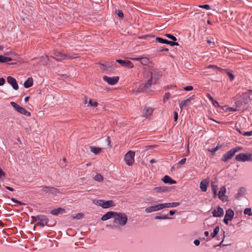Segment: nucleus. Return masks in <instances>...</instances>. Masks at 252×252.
I'll list each match as a JSON object with an SVG mask.
<instances>
[{
  "mask_svg": "<svg viewBox=\"0 0 252 252\" xmlns=\"http://www.w3.org/2000/svg\"><path fill=\"white\" fill-rule=\"evenodd\" d=\"M242 149V147L239 146H237L231 149L222 155L221 158V160L225 162H227L229 159H231L234 157L237 152L241 151Z\"/></svg>",
  "mask_w": 252,
  "mask_h": 252,
  "instance_id": "f257e3e1",
  "label": "nucleus"
},
{
  "mask_svg": "<svg viewBox=\"0 0 252 252\" xmlns=\"http://www.w3.org/2000/svg\"><path fill=\"white\" fill-rule=\"evenodd\" d=\"M114 218V223L119 224L121 226H124L127 221V217L125 213H117Z\"/></svg>",
  "mask_w": 252,
  "mask_h": 252,
  "instance_id": "f03ea898",
  "label": "nucleus"
},
{
  "mask_svg": "<svg viewBox=\"0 0 252 252\" xmlns=\"http://www.w3.org/2000/svg\"><path fill=\"white\" fill-rule=\"evenodd\" d=\"M53 59L58 62H60L64 60H71L76 58L75 57H72L66 54H63L59 51H56L53 56Z\"/></svg>",
  "mask_w": 252,
  "mask_h": 252,
  "instance_id": "7ed1b4c3",
  "label": "nucleus"
},
{
  "mask_svg": "<svg viewBox=\"0 0 252 252\" xmlns=\"http://www.w3.org/2000/svg\"><path fill=\"white\" fill-rule=\"evenodd\" d=\"M235 159L240 162L252 161V153H241L235 156Z\"/></svg>",
  "mask_w": 252,
  "mask_h": 252,
  "instance_id": "20e7f679",
  "label": "nucleus"
},
{
  "mask_svg": "<svg viewBox=\"0 0 252 252\" xmlns=\"http://www.w3.org/2000/svg\"><path fill=\"white\" fill-rule=\"evenodd\" d=\"M32 218L34 221H38L37 224L42 226H44L45 225H47L49 221V220L47 217L44 215L32 216Z\"/></svg>",
  "mask_w": 252,
  "mask_h": 252,
  "instance_id": "39448f33",
  "label": "nucleus"
},
{
  "mask_svg": "<svg viewBox=\"0 0 252 252\" xmlns=\"http://www.w3.org/2000/svg\"><path fill=\"white\" fill-rule=\"evenodd\" d=\"M135 152L132 151H128L124 157V160L126 163L129 165H132L134 162Z\"/></svg>",
  "mask_w": 252,
  "mask_h": 252,
  "instance_id": "423d86ee",
  "label": "nucleus"
},
{
  "mask_svg": "<svg viewBox=\"0 0 252 252\" xmlns=\"http://www.w3.org/2000/svg\"><path fill=\"white\" fill-rule=\"evenodd\" d=\"M95 204L99 206H101L102 208L106 209L114 206V202L113 200L105 201L100 199L96 201Z\"/></svg>",
  "mask_w": 252,
  "mask_h": 252,
  "instance_id": "0eeeda50",
  "label": "nucleus"
},
{
  "mask_svg": "<svg viewBox=\"0 0 252 252\" xmlns=\"http://www.w3.org/2000/svg\"><path fill=\"white\" fill-rule=\"evenodd\" d=\"M57 192V189L53 187H42V189L40 190L41 194H56Z\"/></svg>",
  "mask_w": 252,
  "mask_h": 252,
  "instance_id": "6e6552de",
  "label": "nucleus"
},
{
  "mask_svg": "<svg viewBox=\"0 0 252 252\" xmlns=\"http://www.w3.org/2000/svg\"><path fill=\"white\" fill-rule=\"evenodd\" d=\"M103 79L108 83L109 85H115L119 81V77L118 76H115V77H109L107 76H104L103 77Z\"/></svg>",
  "mask_w": 252,
  "mask_h": 252,
  "instance_id": "1a4fd4ad",
  "label": "nucleus"
},
{
  "mask_svg": "<svg viewBox=\"0 0 252 252\" xmlns=\"http://www.w3.org/2000/svg\"><path fill=\"white\" fill-rule=\"evenodd\" d=\"M162 203L158 204L155 206H150L145 209V212L150 213L163 209Z\"/></svg>",
  "mask_w": 252,
  "mask_h": 252,
  "instance_id": "9d476101",
  "label": "nucleus"
},
{
  "mask_svg": "<svg viewBox=\"0 0 252 252\" xmlns=\"http://www.w3.org/2000/svg\"><path fill=\"white\" fill-rule=\"evenodd\" d=\"M116 62L119 63L123 67H127L130 68L133 67V64L129 60H122L121 59H118L116 60Z\"/></svg>",
  "mask_w": 252,
  "mask_h": 252,
  "instance_id": "9b49d317",
  "label": "nucleus"
},
{
  "mask_svg": "<svg viewBox=\"0 0 252 252\" xmlns=\"http://www.w3.org/2000/svg\"><path fill=\"white\" fill-rule=\"evenodd\" d=\"M214 217H221L223 216L224 214L223 209L220 206H218L216 209H214L212 212Z\"/></svg>",
  "mask_w": 252,
  "mask_h": 252,
  "instance_id": "f8f14e48",
  "label": "nucleus"
},
{
  "mask_svg": "<svg viewBox=\"0 0 252 252\" xmlns=\"http://www.w3.org/2000/svg\"><path fill=\"white\" fill-rule=\"evenodd\" d=\"M7 82L11 85L13 89L15 90H17L18 89V85L17 83L16 79L14 78L11 76H8L7 78Z\"/></svg>",
  "mask_w": 252,
  "mask_h": 252,
  "instance_id": "ddd939ff",
  "label": "nucleus"
},
{
  "mask_svg": "<svg viewBox=\"0 0 252 252\" xmlns=\"http://www.w3.org/2000/svg\"><path fill=\"white\" fill-rule=\"evenodd\" d=\"M117 215V212L110 211L106 213L101 218V220L102 221L107 220L111 218H114L115 215Z\"/></svg>",
  "mask_w": 252,
  "mask_h": 252,
  "instance_id": "4468645a",
  "label": "nucleus"
},
{
  "mask_svg": "<svg viewBox=\"0 0 252 252\" xmlns=\"http://www.w3.org/2000/svg\"><path fill=\"white\" fill-rule=\"evenodd\" d=\"M226 191V188L225 186L221 187L219 191L218 197L222 201H227V199L225 198L226 196L224 195Z\"/></svg>",
  "mask_w": 252,
  "mask_h": 252,
  "instance_id": "2eb2a0df",
  "label": "nucleus"
},
{
  "mask_svg": "<svg viewBox=\"0 0 252 252\" xmlns=\"http://www.w3.org/2000/svg\"><path fill=\"white\" fill-rule=\"evenodd\" d=\"M154 109L151 107H145L143 110V116L146 118H148L153 113Z\"/></svg>",
  "mask_w": 252,
  "mask_h": 252,
  "instance_id": "dca6fc26",
  "label": "nucleus"
},
{
  "mask_svg": "<svg viewBox=\"0 0 252 252\" xmlns=\"http://www.w3.org/2000/svg\"><path fill=\"white\" fill-rule=\"evenodd\" d=\"M194 98H195V95H193L187 98V99L182 101L180 103V105H179L181 109V110L182 109V108L186 106L192 100L194 99Z\"/></svg>",
  "mask_w": 252,
  "mask_h": 252,
  "instance_id": "f3484780",
  "label": "nucleus"
},
{
  "mask_svg": "<svg viewBox=\"0 0 252 252\" xmlns=\"http://www.w3.org/2000/svg\"><path fill=\"white\" fill-rule=\"evenodd\" d=\"M209 182L206 180H203L200 183V189L201 191L206 192L207 190Z\"/></svg>",
  "mask_w": 252,
  "mask_h": 252,
  "instance_id": "a211bd4d",
  "label": "nucleus"
},
{
  "mask_svg": "<svg viewBox=\"0 0 252 252\" xmlns=\"http://www.w3.org/2000/svg\"><path fill=\"white\" fill-rule=\"evenodd\" d=\"M180 203L179 202H170L162 203L163 208H174L178 206Z\"/></svg>",
  "mask_w": 252,
  "mask_h": 252,
  "instance_id": "6ab92c4d",
  "label": "nucleus"
},
{
  "mask_svg": "<svg viewBox=\"0 0 252 252\" xmlns=\"http://www.w3.org/2000/svg\"><path fill=\"white\" fill-rule=\"evenodd\" d=\"M162 180L164 183L169 184L170 185L174 184L176 183L175 181L173 180L168 175H165L162 178Z\"/></svg>",
  "mask_w": 252,
  "mask_h": 252,
  "instance_id": "aec40b11",
  "label": "nucleus"
},
{
  "mask_svg": "<svg viewBox=\"0 0 252 252\" xmlns=\"http://www.w3.org/2000/svg\"><path fill=\"white\" fill-rule=\"evenodd\" d=\"M234 216V211L231 209H228L226 211L224 217L225 218H227L228 220H231L233 219Z\"/></svg>",
  "mask_w": 252,
  "mask_h": 252,
  "instance_id": "412c9836",
  "label": "nucleus"
},
{
  "mask_svg": "<svg viewBox=\"0 0 252 252\" xmlns=\"http://www.w3.org/2000/svg\"><path fill=\"white\" fill-rule=\"evenodd\" d=\"M100 64L104 66L105 68H115L117 67V64L114 62H106L104 63H101Z\"/></svg>",
  "mask_w": 252,
  "mask_h": 252,
  "instance_id": "4be33fe9",
  "label": "nucleus"
},
{
  "mask_svg": "<svg viewBox=\"0 0 252 252\" xmlns=\"http://www.w3.org/2000/svg\"><path fill=\"white\" fill-rule=\"evenodd\" d=\"M33 85V79L32 77H29L24 82V86L26 88H29Z\"/></svg>",
  "mask_w": 252,
  "mask_h": 252,
  "instance_id": "5701e85b",
  "label": "nucleus"
},
{
  "mask_svg": "<svg viewBox=\"0 0 252 252\" xmlns=\"http://www.w3.org/2000/svg\"><path fill=\"white\" fill-rule=\"evenodd\" d=\"M246 189L244 188H241L239 189L237 193L236 194L235 197L237 199H239L243 196L246 192Z\"/></svg>",
  "mask_w": 252,
  "mask_h": 252,
  "instance_id": "b1692460",
  "label": "nucleus"
},
{
  "mask_svg": "<svg viewBox=\"0 0 252 252\" xmlns=\"http://www.w3.org/2000/svg\"><path fill=\"white\" fill-rule=\"evenodd\" d=\"M90 149L91 152L94 153V154H97L100 152L101 151V148L94 146H91L90 147Z\"/></svg>",
  "mask_w": 252,
  "mask_h": 252,
  "instance_id": "393cba45",
  "label": "nucleus"
},
{
  "mask_svg": "<svg viewBox=\"0 0 252 252\" xmlns=\"http://www.w3.org/2000/svg\"><path fill=\"white\" fill-rule=\"evenodd\" d=\"M153 73L151 74V78L149 79L147 82L145 83V87L146 88H149L153 84Z\"/></svg>",
  "mask_w": 252,
  "mask_h": 252,
  "instance_id": "a878e982",
  "label": "nucleus"
},
{
  "mask_svg": "<svg viewBox=\"0 0 252 252\" xmlns=\"http://www.w3.org/2000/svg\"><path fill=\"white\" fill-rule=\"evenodd\" d=\"M10 104L15 109V110H16L19 113L21 110V108H22V107L19 105L18 104L13 101L10 102Z\"/></svg>",
  "mask_w": 252,
  "mask_h": 252,
  "instance_id": "bb28decb",
  "label": "nucleus"
},
{
  "mask_svg": "<svg viewBox=\"0 0 252 252\" xmlns=\"http://www.w3.org/2000/svg\"><path fill=\"white\" fill-rule=\"evenodd\" d=\"M63 211H64V210L63 209L61 208H59L55 209H53V210H51V214L53 215L57 216L61 212H62Z\"/></svg>",
  "mask_w": 252,
  "mask_h": 252,
  "instance_id": "cd10ccee",
  "label": "nucleus"
},
{
  "mask_svg": "<svg viewBox=\"0 0 252 252\" xmlns=\"http://www.w3.org/2000/svg\"><path fill=\"white\" fill-rule=\"evenodd\" d=\"M11 61L12 59L10 57L0 55V63H7Z\"/></svg>",
  "mask_w": 252,
  "mask_h": 252,
  "instance_id": "c85d7f7f",
  "label": "nucleus"
},
{
  "mask_svg": "<svg viewBox=\"0 0 252 252\" xmlns=\"http://www.w3.org/2000/svg\"><path fill=\"white\" fill-rule=\"evenodd\" d=\"M140 62L143 65H147L149 62V59L146 57H141Z\"/></svg>",
  "mask_w": 252,
  "mask_h": 252,
  "instance_id": "c756f323",
  "label": "nucleus"
},
{
  "mask_svg": "<svg viewBox=\"0 0 252 252\" xmlns=\"http://www.w3.org/2000/svg\"><path fill=\"white\" fill-rule=\"evenodd\" d=\"M20 113L26 116H30L31 114L30 112L27 111L25 108L22 107L19 112Z\"/></svg>",
  "mask_w": 252,
  "mask_h": 252,
  "instance_id": "7c9ffc66",
  "label": "nucleus"
},
{
  "mask_svg": "<svg viewBox=\"0 0 252 252\" xmlns=\"http://www.w3.org/2000/svg\"><path fill=\"white\" fill-rule=\"evenodd\" d=\"M220 231V227L219 226H216L213 231V232L211 233V237L213 238L216 236V235L218 234L219 232Z\"/></svg>",
  "mask_w": 252,
  "mask_h": 252,
  "instance_id": "2f4dec72",
  "label": "nucleus"
},
{
  "mask_svg": "<svg viewBox=\"0 0 252 252\" xmlns=\"http://www.w3.org/2000/svg\"><path fill=\"white\" fill-rule=\"evenodd\" d=\"M155 41L156 42H159V43H160L162 44H167V42H168V40L163 39L161 37H156Z\"/></svg>",
  "mask_w": 252,
  "mask_h": 252,
  "instance_id": "473e14b6",
  "label": "nucleus"
},
{
  "mask_svg": "<svg viewBox=\"0 0 252 252\" xmlns=\"http://www.w3.org/2000/svg\"><path fill=\"white\" fill-rule=\"evenodd\" d=\"M170 219H171V218L168 217L167 215L156 216L155 217V219L156 220H167Z\"/></svg>",
  "mask_w": 252,
  "mask_h": 252,
  "instance_id": "72a5a7b5",
  "label": "nucleus"
},
{
  "mask_svg": "<svg viewBox=\"0 0 252 252\" xmlns=\"http://www.w3.org/2000/svg\"><path fill=\"white\" fill-rule=\"evenodd\" d=\"M250 93H252V90H248L247 92L243 93V95L248 97L250 99L252 100V95H250Z\"/></svg>",
  "mask_w": 252,
  "mask_h": 252,
  "instance_id": "f704fd0d",
  "label": "nucleus"
},
{
  "mask_svg": "<svg viewBox=\"0 0 252 252\" xmlns=\"http://www.w3.org/2000/svg\"><path fill=\"white\" fill-rule=\"evenodd\" d=\"M98 103L96 101H93L92 99H90L89 101L88 106H94L97 107L98 106Z\"/></svg>",
  "mask_w": 252,
  "mask_h": 252,
  "instance_id": "c9c22d12",
  "label": "nucleus"
},
{
  "mask_svg": "<svg viewBox=\"0 0 252 252\" xmlns=\"http://www.w3.org/2000/svg\"><path fill=\"white\" fill-rule=\"evenodd\" d=\"M244 213L245 215H248L249 216H252V212L250 208H246L244 211Z\"/></svg>",
  "mask_w": 252,
  "mask_h": 252,
  "instance_id": "e433bc0d",
  "label": "nucleus"
},
{
  "mask_svg": "<svg viewBox=\"0 0 252 252\" xmlns=\"http://www.w3.org/2000/svg\"><path fill=\"white\" fill-rule=\"evenodd\" d=\"M103 178L102 176L100 174H98L96 175L94 177V179L95 181H97L98 182L102 181L103 180Z\"/></svg>",
  "mask_w": 252,
  "mask_h": 252,
  "instance_id": "4c0bfd02",
  "label": "nucleus"
},
{
  "mask_svg": "<svg viewBox=\"0 0 252 252\" xmlns=\"http://www.w3.org/2000/svg\"><path fill=\"white\" fill-rule=\"evenodd\" d=\"M170 94L168 92L165 94L163 98V101L164 103H165L167 100L170 98Z\"/></svg>",
  "mask_w": 252,
  "mask_h": 252,
  "instance_id": "58836bf2",
  "label": "nucleus"
},
{
  "mask_svg": "<svg viewBox=\"0 0 252 252\" xmlns=\"http://www.w3.org/2000/svg\"><path fill=\"white\" fill-rule=\"evenodd\" d=\"M165 36L174 41H176L177 40V38L172 34L167 33L165 34Z\"/></svg>",
  "mask_w": 252,
  "mask_h": 252,
  "instance_id": "ea45409f",
  "label": "nucleus"
},
{
  "mask_svg": "<svg viewBox=\"0 0 252 252\" xmlns=\"http://www.w3.org/2000/svg\"><path fill=\"white\" fill-rule=\"evenodd\" d=\"M11 200L14 203H17L19 205H26V204L25 203H23V202H22L20 201H18L17 200V199H16L15 198H11Z\"/></svg>",
  "mask_w": 252,
  "mask_h": 252,
  "instance_id": "a19ab883",
  "label": "nucleus"
},
{
  "mask_svg": "<svg viewBox=\"0 0 252 252\" xmlns=\"http://www.w3.org/2000/svg\"><path fill=\"white\" fill-rule=\"evenodd\" d=\"M211 187H212V189L213 192L217 191L218 186H217V185H215V183H214V182L211 183Z\"/></svg>",
  "mask_w": 252,
  "mask_h": 252,
  "instance_id": "79ce46f5",
  "label": "nucleus"
},
{
  "mask_svg": "<svg viewBox=\"0 0 252 252\" xmlns=\"http://www.w3.org/2000/svg\"><path fill=\"white\" fill-rule=\"evenodd\" d=\"M198 7L201 8L206 9L207 10H209L211 9V6L209 4H204V5H199Z\"/></svg>",
  "mask_w": 252,
  "mask_h": 252,
  "instance_id": "37998d69",
  "label": "nucleus"
},
{
  "mask_svg": "<svg viewBox=\"0 0 252 252\" xmlns=\"http://www.w3.org/2000/svg\"><path fill=\"white\" fill-rule=\"evenodd\" d=\"M84 217V214L82 213H78L75 216L73 217L74 219L79 220L83 218Z\"/></svg>",
  "mask_w": 252,
  "mask_h": 252,
  "instance_id": "c03bdc74",
  "label": "nucleus"
},
{
  "mask_svg": "<svg viewBox=\"0 0 252 252\" xmlns=\"http://www.w3.org/2000/svg\"><path fill=\"white\" fill-rule=\"evenodd\" d=\"M167 44H169V45H170L171 46H178L179 45L178 43L176 42H175L174 41H169V40H168V42H167Z\"/></svg>",
  "mask_w": 252,
  "mask_h": 252,
  "instance_id": "a18cd8bd",
  "label": "nucleus"
},
{
  "mask_svg": "<svg viewBox=\"0 0 252 252\" xmlns=\"http://www.w3.org/2000/svg\"><path fill=\"white\" fill-rule=\"evenodd\" d=\"M227 75L229 77L230 80L231 81H232L234 79V75L230 72H227Z\"/></svg>",
  "mask_w": 252,
  "mask_h": 252,
  "instance_id": "49530a36",
  "label": "nucleus"
},
{
  "mask_svg": "<svg viewBox=\"0 0 252 252\" xmlns=\"http://www.w3.org/2000/svg\"><path fill=\"white\" fill-rule=\"evenodd\" d=\"M183 89L186 91H190L193 90V87L191 86H187L185 87Z\"/></svg>",
  "mask_w": 252,
  "mask_h": 252,
  "instance_id": "de8ad7c7",
  "label": "nucleus"
},
{
  "mask_svg": "<svg viewBox=\"0 0 252 252\" xmlns=\"http://www.w3.org/2000/svg\"><path fill=\"white\" fill-rule=\"evenodd\" d=\"M243 135L246 136H250L252 135V130L250 131L244 132Z\"/></svg>",
  "mask_w": 252,
  "mask_h": 252,
  "instance_id": "09e8293b",
  "label": "nucleus"
},
{
  "mask_svg": "<svg viewBox=\"0 0 252 252\" xmlns=\"http://www.w3.org/2000/svg\"><path fill=\"white\" fill-rule=\"evenodd\" d=\"M117 15L120 18H123L124 17V14L122 10H119L117 11Z\"/></svg>",
  "mask_w": 252,
  "mask_h": 252,
  "instance_id": "8fccbe9b",
  "label": "nucleus"
},
{
  "mask_svg": "<svg viewBox=\"0 0 252 252\" xmlns=\"http://www.w3.org/2000/svg\"><path fill=\"white\" fill-rule=\"evenodd\" d=\"M218 148H219L218 146H217L216 147H215L214 148H212L211 149H209L208 151L212 153H214L218 150Z\"/></svg>",
  "mask_w": 252,
  "mask_h": 252,
  "instance_id": "3c124183",
  "label": "nucleus"
},
{
  "mask_svg": "<svg viewBox=\"0 0 252 252\" xmlns=\"http://www.w3.org/2000/svg\"><path fill=\"white\" fill-rule=\"evenodd\" d=\"M212 103L215 107H219L220 106L219 102L215 99L212 101Z\"/></svg>",
  "mask_w": 252,
  "mask_h": 252,
  "instance_id": "603ef678",
  "label": "nucleus"
},
{
  "mask_svg": "<svg viewBox=\"0 0 252 252\" xmlns=\"http://www.w3.org/2000/svg\"><path fill=\"white\" fill-rule=\"evenodd\" d=\"M178 118V114L177 112H174V120L176 122Z\"/></svg>",
  "mask_w": 252,
  "mask_h": 252,
  "instance_id": "864d4df0",
  "label": "nucleus"
},
{
  "mask_svg": "<svg viewBox=\"0 0 252 252\" xmlns=\"http://www.w3.org/2000/svg\"><path fill=\"white\" fill-rule=\"evenodd\" d=\"M186 158H183L181 160H180V161L178 163H179V164L183 165L186 162Z\"/></svg>",
  "mask_w": 252,
  "mask_h": 252,
  "instance_id": "5fc2aeb1",
  "label": "nucleus"
},
{
  "mask_svg": "<svg viewBox=\"0 0 252 252\" xmlns=\"http://www.w3.org/2000/svg\"><path fill=\"white\" fill-rule=\"evenodd\" d=\"M154 190L156 191H159V192H161L164 190L161 187L156 188L154 189Z\"/></svg>",
  "mask_w": 252,
  "mask_h": 252,
  "instance_id": "6e6d98bb",
  "label": "nucleus"
},
{
  "mask_svg": "<svg viewBox=\"0 0 252 252\" xmlns=\"http://www.w3.org/2000/svg\"><path fill=\"white\" fill-rule=\"evenodd\" d=\"M5 82V80L3 78H0V86L3 85Z\"/></svg>",
  "mask_w": 252,
  "mask_h": 252,
  "instance_id": "4d7b16f0",
  "label": "nucleus"
},
{
  "mask_svg": "<svg viewBox=\"0 0 252 252\" xmlns=\"http://www.w3.org/2000/svg\"><path fill=\"white\" fill-rule=\"evenodd\" d=\"M235 129L237 131H238L240 134H242L243 135V133H244V132H243L242 131H241V130L238 127H237V126H235Z\"/></svg>",
  "mask_w": 252,
  "mask_h": 252,
  "instance_id": "13d9d810",
  "label": "nucleus"
},
{
  "mask_svg": "<svg viewBox=\"0 0 252 252\" xmlns=\"http://www.w3.org/2000/svg\"><path fill=\"white\" fill-rule=\"evenodd\" d=\"M5 173L3 172V171L0 168V178L1 177L4 176Z\"/></svg>",
  "mask_w": 252,
  "mask_h": 252,
  "instance_id": "bf43d9fd",
  "label": "nucleus"
},
{
  "mask_svg": "<svg viewBox=\"0 0 252 252\" xmlns=\"http://www.w3.org/2000/svg\"><path fill=\"white\" fill-rule=\"evenodd\" d=\"M168 51V49L167 48H161L158 51V52H162V51Z\"/></svg>",
  "mask_w": 252,
  "mask_h": 252,
  "instance_id": "052dcab7",
  "label": "nucleus"
},
{
  "mask_svg": "<svg viewBox=\"0 0 252 252\" xmlns=\"http://www.w3.org/2000/svg\"><path fill=\"white\" fill-rule=\"evenodd\" d=\"M207 97L211 101V102L214 100V98L210 94H207Z\"/></svg>",
  "mask_w": 252,
  "mask_h": 252,
  "instance_id": "680f3d73",
  "label": "nucleus"
},
{
  "mask_svg": "<svg viewBox=\"0 0 252 252\" xmlns=\"http://www.w3.org/2000/svg\"><path fill=\"white\" fill-rule=\"evenodd\" d=\"M193 243L195 246H198L200 244V241L196 239L194 241Z\"/></svg>",
  "mask_w": 252,
  "mask_h": 252,
  "instance_id": "e2e57ef3",
  "label": "nucleus"
},
{
  "mask_svg": "<svg viewBox=\"0 0 252 252\" xmlns=\"http://www.w3.org/2000/svg\"><path fill=\"white\" fill-rule=\"evenodd\" d=\"M223 221L227 225L228 224V221H229V220H228L227 218L224 217Z\"/></svg>",
  "mask_w": 252,
  "mask_h": 252,
  "instance_id": "0e129e2a",
  "label": "nucleus"
},
{
  "mask_svg": "<svg viewBox=\"0 0 252 252\" xmlns=\"http://www.w3.org/2000/svg\"><path fill=\"white\" fill-rule=\"evenodd\" d=\"M155 147V145H149L145 147L146 150H148L149 149H153Z\"/></svg>",
  "mask_w": 252,
  "mask_h": 252,
  "instance_id": "69168bd1",
  "label": "nucleus"
},
{
  "mask_svg": "<svg viewBox=\"0 0 252 252\" xmlns=\"http://www.w3.org/2000/svg\"><path fill=\"white\" fill-rule=\"evenodd\" d=\"M140 59H141V57H139V58L134 57V58H131V60L133 61H139V62L140 61Z\"/></svg>",
  "mask_w": 252,
  "mask_h": 252,
  "instance_id": "338daca9",
  "label": "nucleus"
},
{
  "mask_svg": "<svg viewBox=\"0 0 252 252\" xmlns=\"http://www.w3.org/2000/svg\"><path fill=\"white\" fill-rule=\"evenodd\" d=\"M5 189H7L10 190V191H13L14 190V189L11 188V187H8V186H5Z\"/></svg>",
  "mask_w": 252,
  "mask_h": 252,
  "instance_id": "774afa93",
  "label": "nucleus"
}]
</instances>
